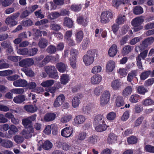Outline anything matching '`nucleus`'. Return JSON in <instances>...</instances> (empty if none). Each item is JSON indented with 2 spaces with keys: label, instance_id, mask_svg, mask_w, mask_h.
Returning <instances> with one entry per match:
<instances>
[{
  "label": "nucleus",
  "instance_id": "1",
  "mask_svg": "<svg viewBox=\"0 0 154 154\" xmlns=\"http://www.w3.org/2000/svg\"><path fill=\"white\" fill-rule=\"evenodd\" d=\"M22 122L23 125L26 127V128L23 130V134H29L30 135L29 137H31L32 135L30 134L33 133L34 129L32 126V121L29 119V118H27L23 119Z\"/></svg>",
  "mask_w": 154,
  "mask_h": 154
},
{
  "label": "nucleus",
  "instance_id": "2",
  "mask_svg": "<svg viewBox=\"0 0 154 154\" xmlns=\"http://www.w3.org/2000/svg\"><path fill=\"white\" fill-rule=\"evenodd\" d=\"M113 18V14L112 11H106L102 12L100 16V22L103 24H106Z\"/></svg>",
  "mask_w": 154,
  "mask_h": 154
},
{
  "label": "nucleus",
  "instance_id": "3",
  "mask_svg": "<svg viewBox=\"0 0 154 154\" xmlns=\"http://www.w3.org/2000/svg\"><path fill=\"white\" fill-rule=\"evenodd\" d=\"M45 70L50 78L54 79H58V72L55 66H47L45 67Z\"/></svg>",
  "mask_w": 154,
  "mask_h": 154
},
{
  "label": "nucleus",
  "instance_id": "4",
  "mask_svg": "<svg viewBox=\"0 0 154 154\" xmlns=\"http://www.w3.org/2000/svg\"><path fill=\"white\" fill-rule=\"evenodd\" d=\"M110 97V94L108 91H105L100 97V101L101 105L102 106L106 104L109 102Z\"/></svg>",
  "mask_w": 154,
  "mask_h": 154
},
{
  "label": "nucleus",
  "instance_id": "5",
  "mask_svg": "<svg viewBox=\"0 0 154 154\" xmlns=\"http://www.w3.org/2000/svg\"><path fill=\"white\" fill-rule=\"evenodd\" d=\"M154 42V38L152 37H148L145 39L141 44L139 48L140 50H143L147 48L149 45L152 44Z\"/></svg>",
  "mask_w": 154,
  "mask_h": 154
},
{
  "label": "nucleus",
  "instance_id": "6",
  "mask_svg": "<svg viewBox=\"0 0 154 154\" xmlns=\"http://www.w3.org/2000/svg\"><path fill=\"white\" fill-rule=\"evenodd\" d=\"M34 63L33 59L32 58L23 59L19 62V65L21 67L27 68L32 65Z\"/></svg>",
  "mask_w": 154,
  "mask_h": 154
},
{
  "label": "nucleus",
  "instance_id": "7",
  "mask_svg": "<svg viewBox=\"0 0 154 154\" xmlns=\"http://www.w3.org/2000/svg\"><path fill=\"white\" fill-rule=\"evenodd\" d=\"M65 100V97L63 94H60L55 99L53 105L54 107H57L60 106L62 104Z\"/></svg>",
  "mask_w": 154,
  "mask_h": 154
},
{
  "label": "nucleus",
  "instance_id": "8",
  "mask_svg": "<svg viewBox=\"0 0 154 154\" xmlns=\"http://www.w3.org/2000/svg\"><path fill=\"white\" fill-rule=\"evenodd\" d=\"M73 132V128L71 127L65 128L61 131V135L62 136L66 138L71 136Z\"/></svg>",
  "mask_w": 154,
  "mask_h": 154
},
{
  "label": "nucleus",
  "instance_id": "9",
  "mask_svg": "<svg viewBox=\"0 0 154 154\" xmlns=\"http://www.w3.org/2000/svg\"><path fill=\"white\" fill-rule=\"evenodd\" d=\"M83 97L82 94L78 93L73 97L72 100V106L73 108L78 107L80 103V99H81Z\"/></svg>",
  "mask_w": 154,
  "mask_h": 154
},
{
  "label": "nucleus",
  "instance_id": "10",
  "mask_svg": "<svg viewBox=\"0 0 154 154\" xmlns=\"http://www.w3.org/2000/svg\"><path fill=\"white\" fill-rule=\"evenodd\" d=\"M57 143V146L59 148H62V149L66 151L69 150L71 147V144L63 142V141H58Z\"/></svg>",
  "mask_w": 154,
  "mask_h": 154
},
{
  "label": "nucleus",
  "instance_id": "11",
  "mask_svg": "<svg viewBox=\"0 0 154 154\" xmlns=\"http://www.w3.org/2000/svg\"><path fill=\"white\" fill-rule=\"evenodd\" d=\"M28 84L27 81L22 79H19L14 81L13 85L16 87H24L26 86Z\"/></svg>",
  "mask_w": 154,
  "mask_h": 154
},
{
  "label": "nucleus",
  "instance_id": "12",
  "mask_svg": "<svg viewBox=\"0 0 154 154\" xmlns=\"http://www.w3.org/2000/svg\"><path fill=\"white\" fill-rule=\"evenodd\" d=\"M83 60L85 65L86 66H88L93 63L94 58L90 57V56L88 54H85L83 57Z\"/></svg>",
  "mask_w": 154,
  "mask_h": 154
},
{
  "label": "nucleus",
  "instance_id": "13",
  "mask_svg": "<svg viewBox=\"0 0 154 154\" xmlns=\"http://www.w3.org/2000/svg\"><path fill=\"white\" fill-rule=\"evenodd\" d=\"M123 85L118 80H115L112 81L111 83V87L114 90H119L122 87Z\"/></svg>",
  "mask_w": 154,
  "mask_h": 154
},
{
  "label": "nucleus",
  "instance_id": "14",
  "mask_svg": "<svg viewBox=\"0 0 154 154\" xmlns=\"http://www.w3.org/2000/svg\"><path fill=\"white\" fill-rule=\"evenodd\" d=\"M57 69L60 73L65 72L68 66L66 64H65L62 62L57 63L56 65Z\"/></svg>",
  "mask_w": 154,
  "mask_h": 154
},
{
  "label": "nucleus",
  "instance_id": "15",
  "mask_svg": "<svg viewBox=\"0 0 154 154\" xmlns=\"http://www.w3.org/2000/svg\"><path fill=\"white\" fill-rule=\"evenodd\" d=\"M85 121V117L82 115L76 116L74 119V123L76 125H78L83 123Z\"/></svg>",
  "mask_w": 154,
  "mask_h": 154
},
{
  "label": "nucleus",
  "instance_id": "16",
  "mask_svg": "<svg viewBox=\"0 0 154 154\" xmlns=\"http://www.w3.org/2000/svg\"><path fill=\"white\" fill-rule=\"evenodd\" d=\"M56 117V114L54 113L48 112L45 115L44 119L45 122H48L54 120Z\"/></svg>",
  "mask_w": 154,
  "mask_h": 154
},
{
  "label": "nucleus",
  "instance_id": "17",
  "mask_svg": "<svg viewBox=\"0 0 154 154\" xmlns=\"http://www.w3.org/2000/svg\"><path fill=\"white\" fill-rule=\"evenodd\" d=\"M23 109L27 112L30 113H34L36 112L37 109V108L35 105L34 106L32 105H25L24 106Z\"/></svg>",
  "mask_w": 154,
  "mask_h": 154
},
{
  "label": "nucleus",
  "instance_id": "18",
  "mask_svg": "<svg viewBox=\"0 0 154 154\" xmlns=\"http://www.w3.org/2000/svg\"><path fill=\"white\" fill-rule=\"evenodd\" d=\"M104 119L105 118L103 115L99 114L95 116L94 120V123L97 125L105 123Z\"/></svg>",
  "mask_w": 154,
  "mask_h": 154
},
{
  "label": "nucleus",
  "instance_id": "19",
  "mask_svg": "<svg viewBox=\"0 0 154 154\" xmlns=\"http://www.w3.org/2000/svg\"><path fill=\"white\" fill-rule=\"evenodd\" d=\"M117 51V45L113 44L110 48L108 53L110 57H113L116 55Z\"/></svg>",
  "mask_w": 154,
  "mask_h": 154
},
{
  "label": "nucleus",
  "instance_id": "20",
  "mask_svg": "<svg viewBox=\"0 0 154 154\" xmlns=\"http://www.w3.org/2000/svg\"><path fill=\"white\" fill-rule=\"evenodd\" d=\"M102 77L100 75H95L92 76L91 78V82L93 85L99 84L101 81Z\"/></svg>",
  "mask_w": 154,
  "mask_h": 154
},
{
  "label": "nucleus",
  "instance_id": "21",
  "mask_svg": "<svg viewBox=\"0 0 154 154\" xmlns=\"http://www.w3.org/2000/svg\"><path fill=\"white\" fill-rule=\"evenodd\" d=\"M77 22L79 24L81 25L84 26H86L88 23L87 18L82 16H80L77 18Z\"/></svg>",
  "mask_w": 154,
  "mask_h": 154
},
{
  "label": "nucleus",
  "instance_id": "22",
  "mask_svg": "<svg viewBox=\"0 0 154 154\" xmlns=\"http://www.w3.org/2000/svg\"><path fill=\"white\" fill-rule=\"evenodd\" d=\"M5 23L7 25H8L10 27H13L17 24V22L13 20L10 16H8L6 18Z\"/></svg>",
  "mask_w": 154,
  "mask_h": 154
},
{
  "label": "nucleus",
  "instance_id": "23",
  "mask_svg": "<svg viewBox=\"0 0 154 154\" xmlns=\"http://www.w3.org/2000/svg\"><path fill=\"white\" fill-rule=\"evenodd\" d=\"M115 68V63L112 60H109L106 65V71L107 72H112Z\"/></svg>",
  "mask_w": 154,
  "mask_h": 154
},
{
  "label": "nucleus",
  "instance_id": "24",
  "mask_svg": "<svg viewBox=\"0 0 154 154\" xmlns=\"http://www.w3.org/2000/svg\"><path fill=\"white\" fill-rule=\"evenodd\" d=\"M75 40L77 43H80L82 41L84 37L83 32L81 30L76 32L75 34Z\"/></svg>",
  "mask_w": 154,
  "mask_h": 154
},
{
  "label": "nucleus",
  "instance_id": "25",
  "mask_svg": "<svg viewBox=\"0 0 154 154\" xmlns=\"http://www.w3.org/2000/svg\"><path fill=\"white\" fill-rule=\"evenodd\" d=\"M63 25L69 28H72L73 26V21L68 17H66L64 19Z\"/></svg>",
  "mask_w": 154,
  "mask_h": 154
},
{
  "label": "nucleus",
  "instance_id": "26",
  "mask_svg": "<svg viewBox=\"0 0 154 154\" xmlns=\"http://www.w3.org/2000/svg\"><path fill=\"white\" fill-rule=\"evenodd\" d=\"M143 21V19L142 18L137 17L132 20L131 22V24L132 26H141V24Z\"/></svg>",
  "mask_w": 154,
  "mask_h": 154
},
{
  "label": "nucleus",
  "instance_id": "27",
  "mask_svg": "<svg viewBox=\"0 0 154 154\" xmlns=\"http://www.w3.org/2000/svg\"><path fill=\"white\" fill-rule=\"evenodd\" d=\"M70 78L68 75L63 74L60 77V81L61 83L64 85L68 83L70 80Z\"/></svg>",
  "mask_w": 154,
  "mask_h": 154
},
{
  "label": "nucleus",
  "instance_id": "28",
  "mask_svg": "<svg viewBox=\"0 0 154 154\" xmlns=\"http://www.w3.org/2000/svg\"><path fill=\"white\" fill-rule=\"evenodd\" d=\"M48 45V40L44 38H41L38 43V45L41 48H45Z\"/></svg>",
  "mask_w": 154,
  "mask_h": 154
},
{
  "label": "nucleus",
  "instance_id": "29",
  "mask_svg": "<svg viewBox=\"0 0 154 154\" xmlns=\"http://www.w3.org/2000/svg\"><path fill=\"white\" fill-rule=\"evenodd\" d=\"M117 140V136L113 133H110L107 139V141L109 144L115 143Z\"/></svg>",
  "mask_w": 154,
  "mask_h": 154
},
{
  "label": "nucleus",
  "instance_id": "30",
  "mask_svg": "<svg viewBox=\"0 0 154 154\" xmlns=\"http://www.w3.org/2000/svg\"><path fill=\"white\" fill-rule=\"evenodd\" d=\"M99 125L95 127L96 131L101 132L105 131L107 128V126L105 123L99 124Z\"/></svg>",
  "mask_w": 154,
  "mask_h": 154
},
{
  "label": "nucleus",
  "instance_id": "31",
  "mask_svg": "<svg viewBox=\"0 0 154 154\" xmlns=\"http://www.w3.org/2000/svg\"><path fill=\"white\" fill-rule=\"evenodd\" d=\"M98 137L97 135L94 134L88 137L87 141L89 144H95L97 142Z\"/></svg>",
  "mask_w": 154,
  "mask_h": 154
},
{
  "label": "nucleus",
  "instance_id": "32",
  "mask_svg": "<svg viewBox=\"0 0 154 154\" xmlns=\"http://www.w3.org/2000/svg\"><path fill=\"white\" fill-rule=\"evenodd\" d=\"M137 75V72L136 70H133L131 71L128 74L127 76V80L131 82L133 79L136 77Z\"/></svg>",
  "mask_w": 154,
  "mask_h": 154
},
{
  "label": "nucleus",
  "instance_id": "33",
  "mask_svg": "<svg viewBox=\"0 0 154 154\" xmlns=\"http://www.w3.org/2000/svg\"><path fill=\"white\" fill-rule=\"evenodd\" d=\"M25 100L24 95L20 94L14 97L13 99L14 102L17 103H22Z\"/></svg>",
  "mask_w": 154,
  "mask_h": 154
},
{
  "label": "nucleus",
  "instance_id": "34",
  "mask_svg": "<svg viewBox=\"0 0 154 154\" xmlns=\"http://www.w3.org/2000/svg\"><path fill=\"white\" fill-rule=\"evenodd\" d=\"M126 21V18L125 15H122L121 14L119 15L116 20V23L119 25L123 24L125 21Z\"/></svg>",
  "mask_w": 154,
  "mask_h": 154
},
{
  "label": "nucleus",
  "instance_id": "35",
  "mask_svg": "<svg viewBox=\"0 0 154 154\" xmlns=\"http://www.w3.org/2000/svg\"><path fill=\"white\" fill-rule=\"evenodd\" d=\"M151 71L147 70L142 72L140 74V79L142 80H144L147 79L149 75H151Z\"/></svg>",
  "mask_w": 154,
  "mask_h": 154
},
{
  "label": "nucleus",
  "instance_id": "36",
  "mask_svg": "<svg viewBox=\"0 0 154 154\" xmlns=\"http://www.w3.org/2000/svg\"><path fill=\"white\" fill-rule=\"evenodd\" d=\"M54 83V81L53 80H48L42 82L41 85L45 87H49L53 85Z\"/></svg>",
  "mask_w": 154,
  "mask_h": 154
},
{
  "label": "nucleus",
  "instance_id": "37",
  "mask_svg": "<svg viewBox=\"0 0 154 154\" xmlns=\"http://www.w3.org/2000/svg\"><path fill=\"white\" fill-rule=\"evenodd\" d=\"M116 103L118 107L123 106L125 104V102L123 97L120 96H117L116 100Z\"/></svg>",
  "mask_w": 154,
  "mask_h": 154
},
{
  "label": "nucleus",
  "instance_id": "38",
  "mask_svg": "<svg viewBox=\"0 0 154 154\" xmlns=\"http://www.w3.org/2000/svg\"><path fill=\"white\" fill-rule=\"evenodd\" d=\"M132 50L131 46L129 45L125 46L122 50V53L123 55H125L130 52Z\"/></svg>",
  "mask_w": 154,
  "mask_h": 154
},
{
  "label": "nucleus",
  "instance_id": "39",
  "mask_svg": "<svg viewBox=\"0 0 154 154\" xmlns=\"http://www.w3.org/2000/svg\"><path fill=\"white\" fill-rule=\"evenodd\" d=\"M137 138L134 136L129 137L127 139V141L129 144H136L137 142Z\"/></svg>",
  "mask_w": 154,
  "mask_h": 154
},
{
  "label": "nucleus",
  "instance_id": "40",
  "mask_svg": "<svg viewBox=\"0 0 154 154\" xmlns=\"http://www.w3.org/2000/svg\"><path fill=\"white\" fill-rule=\"evenodd\" d=\"M52 143L48 140L45 141L42 144V148L45 150H48L51 149L52 147Z\"/></svg>",
  "mask_w": 154,
  "mask_h": 154
},
{
  "label": "nucleus",
  "instance_id": "41",
  "mask_svg": "<svg viewBox=\"0 0 154 154\" xmlns=\"http://www.w3.org/2000/svg\"><path fill=\"white\" fill-rule=\"evenodd\" d=\"M116 116V113L113 112H110L107 114L106 118L107 120L110 122L115 120Z\"/></svg>",
  "mask_w": 154,
  "mask_h": 154
},
{
  "label": "nucleus",
  "instance_id": "42",
  "mask_svg": "<svg viewBox=\"0 0 154 154\" xmlns=\"http://www.w3.org/2000/svg\"><path fill=\"white\" fill-rule=\"evenodd\" d=\"M82 8V5L81 4H72L70 7L71 9L75 12H78L80 11Z\"/></svg>",
  "mask_w": 154,
  "mask_h": 154
},
{
  "label": "nucleus",
  "instance_id": "43",
  "mask_svg": "<svg viewBox=\"0 0 154 154\" xmlns=\"http://www.w3.org/2000/svg\"><path fill=\"white\" fill-rule=\"evenodd\" d=\"M2 146L6 148H11L13 145L12 142L8 140H4L2 143Z\"/></svg>",
  "mask_w": 154,
  "mask_h": 154
},
{
  "label": "nucleus",
  "instance_id": "44",
  "mask_svg": "<svg viewBox=\"0 0 154 154\" xmlns=\"http://www.w3.org/2000/svg\"><path fill=\"white\" fill-rule=\"evenodd\" d=\"M32 34V32L30 31H27L26 32H23L19 35L18 37L22 41L23 39L27 38V35H28L30 37L31 36Z\"/></svg>",
  "mask_w": 154,
  "mask_h": 154
},
{
  "label": "nucleus",
  "instance_id": "45",
  "mask_svg": "<svg viewBox=\"0 0 154 154\" xmlns=\"http://www.w3.org/2000/svg\"><path fill=\"white\" fill-rule=\"evenodd\" d=\"M154 103V101L151 99L148 98L144 100L142 102V104L145 106H149L152 105Z\"/></svg>",
  "mask_w": 154,
  "mask_h": 154
},
{
  "label": "nucleus",
  "instance_id": "46",
  "mask_svg": "<svg viewBox=\"0 0 154 154\" xmlns=\"http://www.w3.org/2000/svg\"><path fill=\"white\" fill-rule=\"evenodd\" d=\"M18 131L17 128L15 126L11 125L10 126L9 130L8 131V132L9 134L12 135L15 134Z\"/></svg>",
  "mask_w": 154,
  "mask_h": 154
},
{
  "label": "nucleus",
  "instance_id": "47",
  "mask_svg": "<svg viewBox=\"0 0 154 154\" xmlns=\"http://www.w3.org/2000/svg\"><path fill=\"white\" fill-rule=\"evenodd\" d=\"M103 90V87L102 85L98 86L94 89V93L97 96H99L100 94Z\"/></svg>",
  "mask_w": 154,
  "mask_h": 154
},
{
  "label": "nucleus",
  "instance_id": "48",
  "mask_svg": "<svg viewBox=\"0 0 154 154\" xmlns=\"http://www.w3.org/2000/svg\"><path fill=\"white\" fill-rule=\"evenodd\" d=\"M22 70L24 72L26 75L29 77H32L34 75V72L32 70L28 69H22Z\"/></svg>",
  "mask_w": 154,
  "mask_h": 154
},
{
  "label": "nucleus",
  "instance_id": "49",
  "mask_svg": "<svg viewBox=\"0 0 154 154\" xmlns=\"http://www.w3.org/2000/svg\"><path fill=\"white\" fill-rule=\"evenodd\" d=\"M133 12L134 14L138 15L143 13V11L141 7L140 6H137L134 9Z\"/></svg>",
  "mask_w": 154,
  "mask_h": 154
},
{
  "label": "nucleus",
  "instance_id": "50",
  "mask_svg": "<svg viewBox=\"0 0 154 154\" xmlns=\"http://www.w3.org/2000/svg\"><path fill=\"white\" fill-rule=\"evenodd\" d=\"M140 97L139 96L138 94H133L131 96L129 100L132 103H136L138 101Z\"/></svg>",
  "mask_w": 154,
  "mask_h": 154
},
{
  "label": "nucleus",
  "instance_id": "51",
  "mask_svg": "<svg viewBox=\"0 0 154 154\" xmlns=\"http://www.w3.org/2000/svg\"><path fill=\"white\" fill-rule=\"evenodd\" d=\"M14 139L15 142L18 144L21 143L24 140V139L22 136L18 135L14 136Z\"/></svg>",
  "mask_w": 154,
  "mask_h": 154
},
{
  "label": "nucleus",
  "instance_id": "52",
  "mask_svg": "<svg viewBox=\"0 0 154 154\" xmlns=\"http://www.w3.org/2000/svg\"><path fill=\"white\" fill-rule=\"evenodd\" d=\"M147 91V89L142 85L139 86L137 88V92L140 94L144 95Z\"/></svg>",
  "mask_w": 154,
  "mask_h": 154
},
{
  "label": "nucleus",
  "instance_id": "53",
  "mask_svg": "<svg viewBox=\"0 0 154 154\" xmlns=\"http://www.w3.org/2000/svg\"><path fill=\"white\" fill-rule=\"evenodd\" d=\"M57 48L52 45H49L47 48L46 51L47 52L51 54L54 53L57 51Z\"/></svg>",
  "mask_w": 154,
  "mask_h": 154
},
{
  "label": "nucleus",
  "instance_id": "54",
  "mask_svg": "<svg viewBox=\"0 0 154 154\" xmlns=\"http://www.w3.org/2000/svg\"><path fill=\"white\" fill-rule=\"evenodd\" d=\"M132 89L131 86H128L124 90L123 94L124 96H128L131 94L132 92Z\"/></svg>",
  "mask_w": 154,
  "mask_h": 154
},
{
  "label": "nucleus",
  "instance_id": "55",
  "mask_svg": "<svg viewBox=\"0 0 154 154\" xmlns=\"http://www.w3.org/2000/svg\"><path fill=\"white\" fill-rule=\"evenodd\" d=\"M144 150L147 152L154 153V146L147 144L145 146Z\"/></svg>",
  "mask_w": 154,
  "mask_h": 154
},
{
  "label": "nucleus",
  "instance_id": "56",
  "mask_svg": "<svg viewBox=\"0 0 154 154\" xmlns=\"http://www.w3.org/2000/svg\"><path fill=\"white\" fill-rule=\"evenodd\" d=\"M38 51L37 48H34L28 49V56H32L36 54Z\"/></svg>",
  "mask_w": 154,
  "mask_h": 154
},
{
  "label": "nucleus",
  "instance_id": "57",
  "mask_svg": "<svg viewBox=\"0 0 154 154\" xmlns=\"http://www.w3.org/2000/svg\"><path fill=\"white\" fill-rule=\"evenodd\" d=\"M17 52L20 55L28 56V49L27 48H20L18 49Z\"/></svg>",
  "mask_w": 154,
  "mask_h": 154
},
{
  "label": "nucleus",
  "instance_id": "58",
  "mask_svg": "<svg viewBox=\"0 0 154 154\" xmlns=\"http://www.w3.org/2000/svg\"><path fill=\"white\" fill-rule=\"evenodd\" d=\"M9 66V64L6 63L4 60H0V69L7 68Z\"/></svg>",
  "mask_w": 154,
  "mask_h": 154
},
{
  "label": "nucleus",
  "instance_id": "59",
  "mask_svg": "<svg viewBox=\"0 0 154 154\" xmlns=\"http://www.w3.org/2000/svg\"><path fill=\"white\" fill-rule=\"evenodd\" d=\"M72 118V116L71 115L66 116L61 118L60 121L62 122L66 123L70 121Z\"/></svg>",
  "mask_w": 154,
  "mask_h": 154
},
{
  "label": "nucleus",
  "instance_id": "60",
  "mask_svg": "<svg viewBox=\"0 0 154 154\" xmlns=\"http://www.w3.org/2000/svg\"><path fill=\"white\" fill-rule=\"evenodd\" d=\"M60 16V14L57 12H51L48 17L49 16L50 19H54Z\"/></svg>",
  "mask_w": 154,
  "mask_h": 154
},
{
  "label": "nucleus",
  "instance_id": "61",
  "mask_svg": "<svg viewBox=\"0 0 154 154\" xmlns=\"http://www.w3.org/2000/svg\"><path fill=\"white\" fill-rule=\"evenodd\" d=\"M90 41L88 39H84L82 43V48L84 50H86L89 46Z\"/></svg>",
  "mask_w": 154,
  "mask_h": 154
},
{
  "label": "nucleus",
  "instance_id": "62",
  "mask_svg": "<svg viewBox=\"0 0 154 154\" xmlns=\"http://www.w3.org/2000/svg\"><path fill=\"white\" fill-rule=\"evenodd\" d=\"M136 60L137 61L136 64L138 68L143 70V67L142 63L141 58L140 57V56H137L136 57Z\"/></svg>",
  "mask_w": 154,
  "mask_h": 154
},
{
  "label": "nucleus",
  "instance_id": "63",
  "mask_svg": "<svg viewBox=\"0 0 154 154\" xmlns=\"http://www.w3.org/2000/svg\"><path fill=\"white\" fill-rule=\"evenodd\" d=\"M71 67L73 69L76 67V58L71 57L69 59Z\"/></svg>",
  "mask_w": 154,
  "mask_h": 154
},
{
  "label": "nucleus",
  "instance_id": "64",
  "mask_svg": "<svg viewBox=\"0 0 154 154\" xmlns=\"http://www.w3.org/2000/svg\"><path fill=\"white\" fill-rule=\"evenodd\" d=\"M119 28V25L116 23L113 24L111 26V29L113 33L115 34Z\"/></svg>",
  "mask_w": 154,
  "mask_h": 154
}]
</instances>
